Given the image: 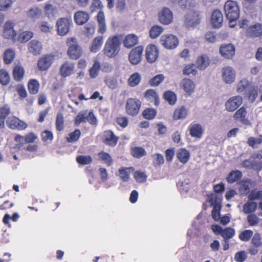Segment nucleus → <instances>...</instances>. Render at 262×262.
I'll return each mask as SVG.
<instances>
[{"instance_id":"f257e3e1","label":"nucleus","mask_w":262,"mask_h":262,"mask_svg":"<svg viewBox=\"0 0 262 262\" xmlns=\"http://www.w3.org/2000/svg\"><path fill=\"white\" fill-rule=\"evenodd\" d=\"M120 45L121 41L119 36L115 35L108 37L104 47V54L108 58L116 57L120 51Z\"/></svg>"},{"instance_id":"f03ea898","label":"nucleus","mask_w":262,"mask_h":262,"mask_svg":"<svg viewBox=\"0 0 262 262\" xmlns=\"http://www.w3.org/2000/svg\"><path fill=\"white\" fill-rule=\"evenodd\" d=\"M224 10L227 18L230 21V27H234L231 23L236 20L239 16V9L235 1H227L224 5Z\"/></svg>"},{"instance_id":"7ed1b4c3","label":"nucleus","mask_w":262,"mask_h":262,"mask_svg":"<svg viewBox=\"0 0 262 262\" xmlns=\"http://www.w3.org/2000/svg\"><path fill=\"white\" fill-rule=\"evenodd\" d=\"M69 46L68 54L73 59H77L82 54V50L80 47L77 44L76 40L74 38H69L67 40Z\"/></svg>"},{"instance_id":"20e7f679","label":"nucleus","mask_w":262,"mask_h":262,"mask_svg":"<svg viewBox=\"0 0 262 262\" xmlns=\"http://www.w3.org/2000/svg\"><path fill=\"white\" fill-rule=\"evenodd\" d=\"M141 103L139 99L129 98L127 100L126 111L127 114L134 116L138 114Z\"/></svg>"},{"instance_id":"39448f33","label":"nucleus","mask_w":262,"mask_h":262,"mask_svg":"<svg viewBox=\"0 0 262 262\" xmlns=\"http://www.w3.org/2000/svg\"><path fill=\"white\" fill-rule=\"evenodd\" d=\"M160 42L165 48L168 49L176 48L179 43L177 37L172 34L162 35L160 39Z\"/></svg>"},{"instance_id":"423d86ee","label":"nucleus","mask_w":262,"mask_h":262,"mask_svg":"<svg viewBox=\"0 0 262 262\" xmlns=\"http://www.w3.org/2000/svg\"><path fill=\"white\" fill-rule=\"evenodd\" d=\"M72 20L69 18H61L56 23L58 34L60 36L66 35L69 31Z\"/></svg>"},{"instance_id":"0eeeda50","label":"nucleus","mask_w":262,"mask_h":262,"mask_svg":"<svg viewBox=\"0 0 262 262\" xmlns=\"http://www.w3.org/2000/svg\"><path fill=\"white\" fill-rule=\"evenodd\" d=\"M143 50V47L140 46L131 50L128 58L132 64H137L141 61Z\"/></svg>"},{"instance_id":"6e6552de","label":"nucleus","mask_w":262,"mask_h":262,"mask_svg":"<svg viewBox=\"0 0 262 262\" xmlns=\"http://www.w3.org/2000/svg\"><path fill=\"white\" fill-rule=\"evenodd\" d=\"M243 103V98L240 96L230 97L225 103L226 110L228 112L235 111Z\"/></svg>"},{"instance_id":"1a4fd4ad","label":"nucleus","mask_w":262,"mask_h":262,"mask_svg":"<svg viewBox=\"0 0 262 262\" xmlns=\"http://www.w3.org/2000/svg\"><path fill=\"white\" fill-rule=\"evenodd\" d=\"M236 73L234 69L230 66H227L222 69V78L227 84H231L235 80Z\"/></svg>"},{"instance_id":"9d476101","label":"nucleus","mask_w":262,"mask_h":262,"mask_svg":"<svg viewBox=\"0 0 262 262\" xmlns=\"http://www.w3.org/2000/svg\"><path fill=\"white\" fill-rule=\"evenodd\" d=\"M221 55L226 59H232L235 55V49L231 43L223 44L219 50Z\"/></svg>"},{"instance_id":"9b49d317","label":"nucleus","mask_w":262,"mask_h":262,"mask_svg":"<svg viewBox=\"0 0 262 262\" xmlns=\"http://www.w3.org/2000/svg\"><path fill=\"white\" fill-rule=\"evenodd\" d=\"M6 123L11 129L23 130L27 127V124L25 122L16 117H9L6 121Z\"/></svg>"},{"instance_id":"f8f14e48","label":"nucleus","mask_w":262,"mask_h":262,"mask_svg":"<svg viewBox=\"0 0 262 262\" xmlns=\"http://www.w3.org/2000/svg\"><path fill=\"white\" fill-rule=\"evenodd\" d=\"M54 60V56L47 54L41 57L38 61V67L40 71H45L50 68Z\"/></svg>"},{"instance_id":"ddd939ff","label":"nucleus","mask_w":262,"mask_h":262,"mask_svg":"<svg viewBox=\"0 0 262 262\" xmlns=\"http://www.w3.org/2000/svg\"><path fill=\"white\" fill-rule=\"evenodd\" d=\"M14 24L11 21H7L5 23L3 27V36L6 39H12L15 40L16 35V32L14 30Z\"/></svg>"},{"instance_id":"4468645a","label":"nucleus","mask_w":262,"mask_h":262,"mask_svg":"<svg viewBox=\"0 0 262 262\" xmlns=\"http://www.w3.org/2000/svg\"><path fill=\"white\" fill-rule=\"evenodd\" d=\"M102 139L104 144L114 147L116 145L119 138L112 130H107L103 133Z\"/></svg>"},{"instance_id":"2eb2a0df","label":"nucleus","mask_w":262,"mask_h":262,"mask_svg":"<svg viewBox=\"0 0 262 262\" xmlns=\"http://www.w3.org/2000/svg\"><path fill=\"white\" fill-rule=\"evenodd\" d=\"M159 52L157 47L149 45L146 48L145 56L148 62H154L158 57Z\"/></svg>"},{"instance_id":"dca6fc26","label":"nucleus","mask_w":262,"mask_h":262,"mask_svg":"<svg viewBox=\"0 0 262 262\" xmlns=\"http://www.w3.org/2000/svg\"><path fill=\"white\" fill-rule=\"evenodd\" d=\"M199 23V14L197 12L190 11L185 16V24L188 27H194Z\"/></svg>"},{"instance_id":"f3484780","label":"nucleus","mask_w":262,"mask_h":262,"mask_svg":"<svg viewBox=\"0 0 262 262\" xmlns=\"http://www.w3.org/2000/svg\"><path fill=\"white\" fill-rule=\"evenodd\" d=\"M75 65L73 62H64L60 68V74L62 77H67L71 75L74 71Z\"/></svg>"},{"instance_id":"a211bd4d","label":"nucleus","mask_w":262,"mask_h":262,"mask_svg":"<svg viewBox=\"0 0 262 262\" xmlns=\"http://www.w3.org/2000/svg\"><path fill=\"white\" fill-rule=\"evenodd\" d=\"M247 36L257 37L262 35V24L256 23L249 27L246 31Z\"/></svg>"},{"instance_id":"6ab92c4d","label":"nucleus","mask_w":262,"mask_h":262,"mask_svg":"<svg viewBox=\"0 0 262 262\" xmlns=\"http://www.w3.org/2000/svg\"><path fill=\"white\" fill-rule=\"evenodd\" d=\"M223 21V17L221 12L219 10H215L212 13L211 23L214 28L221 27Z\"/></svg>"},{"instance_id":"aec40b11","label":"nucleus","mask_w":262,"mask_h":262,"mask_svg":"<svg viewBox=\"0 0 262 262\" xmlns=\"http://www.w3.org/2000/svg\"><path fill=\"white\" fill-rule=\"evenodd\" d=\"M181 86L189 96H190L193 93L195 87L194 82L188 78L183 79L181 82Z\"/></svg>"},{"instance_id":"412c9836","label":"nucleus","mask_w":262,"mask_h":262,"mask_svg":"<svg viewBox=\"0 0 262 262\" xmlns=\"http://www.w3.org/2000/svg\"><path fill=\"white\" fill-rule=\"evenodd\" d=\"M160 21L165 25L170 24L172 20V14L171 11L167 8H165L160 13L159 15Z\"/></svg>"},{"instance_id":"4be33fe9","label":"nucleus","mask_w":262,"mask_h":262,"mask_svg":"<svg viewBox=\"0 0 262 262\" xmlns=\"http://www.w3.org/2000/svg\"><path fill=\"white\" fill-rule=\"evenodd\" d=\"M97 20L98 24V32L101 34H104L107 29L106 24L104 13L100 11L97 15Z\"/></svg>"},{"instance_id":"5701e85b","label":"nucleus","mask_w":262,"mask_h":262,"mask_svg":"<svg viewBox=\"0 0 262 262\" xmlns=\"http://www.w3.org/2000/svg\"><path fill=\"white\" fill-rule=\"evenodd\" d=\"M41 50V44L38 40H32L28 44V50L34 55L40 54Z\"/></svg>"},{"instance_id":"b1692460","label":"nucleus","mask_w":262,"mask_h":262,"mask_svg":"<svg viewBox=\"0 0 262 262\" xmlns=\"http://www.w3.org/2000/svg\"><path fill=\"white\" fill-rule=\"evenodd\" d=\"M190 135L196 138H200L203 134V129L199 124H191L189 126Z\"/></svg>"},{"instance_id":"393cba45","label":"nucleus","mask_w":262,"mask_h":262,"mask_svg":"<svg viewBox=\"0 0 262 262\" xmlns=\"http://www.w3.org/2000/svg\"><path fill=\"white\" fill-rule=\"evenodd\" d=\"M42 14L41 9L37 6L30 8L26 12V15L29 19L35 20L38 19Z\"/></svg>"},{"instance_id":"a878e982","label":"nucleus","mask_w":262,"mask_h":262,"mask_svg":"<svg viewBox=\"0 0 262 262\" xmlns=\"http://www.w3.org/2000/svg\"><path fill=\"white\" fill-rule=\"evenodd\" d=\"M74 18L76 24L83 25L88 21L89 15L86 12L79 11L75 13Z\"/></svg>"},{"instance_id":"bb28decb","label":"nucleus","mask_w":262,"mask_h":262,"mask_svg":"<svg viewBox=\"0 0 262 262\" xmlns=\"http://www.w3.org/2000/svg\"><path fill=\"white\" fill-rule=\"evenodd\" d=\"M176 156L180 162L185 164L190 158V152L185 148H180L177 150Z\"/></svg>"},{"instance_id":"cd10ccee","label":"nucleus","mask_w":262,"mask_h":262,"mask_svg":"<svg viewBox=\"0 0 262 262\" xmlns=\"http://www.w3.org/2000/svg\"><path fill=\"white\" fill-rule=\"evenodd\" d=\"M103 43V37L102 36H98L94 38L92 42L90 47V51L93 53H96L99 51Z\"/></svg>"},{"instance_id":"c85d7f7f","label":"nucleus","mask_w":262,"mask_h":262,"mask_svg":"<svg viewBox=\"0 0 262 262\" xmlns=\"http://www.w3.org/2000/svg\"><path fill=\"white\" fill-rule=\"evenodd\" d=\"M138 42V38L134 34L127 35L123 41V45L127 48H130Z\"/></svg>"},{"instance_id":"c756f323","label":"nucleus","mask_w":262,"mask_h":262,"mask_svg":"<svg viewBox=\"0 0 262 262\" xmlns=\"http://www.w3.org/2000/svg\"><path fill=\"white\" fill-rule=\"evenodd\" d=\"M188 114V110L184 106H182L177 108L173 115L174 120L183 119L186 118Z\"/></svg>"},{"instance_id":"7c9ffc66","label":"nucleus","mask_w":262,"mask_h":262,"mask_svg":"<svg viewBox=\"0 0 262 262\" xmlns=\"http://www.w3.org/2000/svg\"><path fill=\"white\" fill-rule=\"evenodd\" d=\"M246 115L247 111L246 108L244 107H242L235 113L233 115V118L235 120L246 124L248 121L247 119L246 118Z\"/></svg>"},{"instance_id":"2f4dec72","label":"nucleus","mask_w":262,"mask_h":262,"mask_svg":"<svg viewBox=\"0 0 262 262\" xmlns=\"http://www.w3.org/2000/svg\"><path fill=\"white\" fill-rule=\"evenodd\" d=\"M145 97L148 100L151 102H154L155 105H158L159 104V96L153 90H148L146 91L145 93Z\"/></svg>"},{"instance_id":"473e14b6","label":"nucleus","mask_w":262,"mask_h":262,"mask_svg":"<svg viewBox=\"0 0 262 262\" xmlns=\"http://www.w3.org/2000/svg\"><path fill=\"white\" fill-rule=\"evenodd\" d=\"M196 66L200 70L205 69L209 64V59L206 55L199 56L196 61Z\"/></svg>"},{"instance_id":"72a5a7b5","label":"nucleus","mask_w":262,"mask_h":262,"mask_svg":"<svg viewBox=\"0 0 262 262\" xmlns=\"http://www.w3.org/2000/svg\"><path fill=\"white\" fill-rule=\"evenodd\" d=\"M57 9L51 4H47L45 7V13L49 19H54L57 13Z\"/></svg>"},{"instance_id":"f704fd0d","label":"nucleus","mask_w":262,"mask_h":262,"mask_svg":"<svg viewBox=\"0 0 262 262\" xmlns=\"http://www.w3.org/2000/svg\"><path fill=\"white\" fill-rule=\"evenodd\" d=\"M242 176L243 174L241 171L238 170H232L229 173L226 180L229 183H233L239 180L242 177Z\"/></svg>"},{"instance_id":"c9c22d12","label":"nucleus","mask_w":262,"mask_h":262,"mask_svg":"<svg viewBox=\"0 0 262 262\" xmlns=\"http://www.w3.org/2000/svg\"><path fill=\"white\" fill-rule=\"evenodd\" d=\"M133 169L132 167H122L118 170L119 176L123 182L129 181L130 171Z\"/></svg>"},{"instance_id":"e433bc0d","label":"nucleus","mask_w":262,"mask_h":262,"mask_svg":"<svg viewBox=\"0 0 262 262\" xmlns=\"http://www.w3.org/2000/svg\"><path fill=\"white\" fill-rule=\"evenodd\" d=\"M141 80V76L138 73L132 74L128 79V83L130 86L135 87L138 85Z\"/></svg>"},{"instance_id":"4c0bfd02","label":"nucleus","mask_w":262,"mask_h":262,"mask_svg":"<svg viewBox=\"0 0 262 262\" xmlns=\"http://www.w3.org/2000/svg\"><path fill=\"white\" fill-rule=\"evenodd\" d=\"M100 70V63L98 60H95L92 67L89 70L90 76L91 78L96 77L99 74Z\"/></svg>"},{"instance_id":"58836bf2","label":"nucleus","mask_w":262,"mask_h":262,"mask_svg":"<svg viewBox=\"0 0 262 262\" xmlns=\"http://www.w3.org/2000/svg\"><path fill=\"white\" fill-rule=\"evenodd\" d=\"M251 82L246 78L242 79L238 83L236 91L238 93H242L250 87Z\"/></svg>"},{"instance_id":"ea45409f","label":"nucleus","mask_w":262,"mask_h":262,"mask_svg":"<svg viewBox=\"0 0 262 262\" xmlns=\"http://www.w3.org/2000/svg\"><path fill=\"white\" fill-rule=\"evenodd\" d=\"M13 74L14 78L16 81H20L24 75V69L20 66H16L13 69Z\"/></svg>"},{"instance_id":"a19ab883","label":"nucleus","mask_w":262,"mask_h":262,"mask_svg":"<svg viewBox=\"0 0 262 262\" xmlns=\"http://www.w3.org/2000/svg\"><path fill=\"white\" fill-rule=\"evenodd\" d=\"M257 207V205L256 203L248 202L244 204L243 211L245 214L251 213L254 212Z\"/></svg>"},{"instance_id":"79ce46f5","label":"nucleus","mask_w":262,"mask_h":262,"mask_svg":"<svg viewBox=\"0 0 262 262\" xmlns=\"http://www.w3.org/2000/svg\"><path fill=\"white\" fill-rule=\"evenodd\" d=\"M39 84L36 80L31 79L28 83V90L30 94H36L38 93Z\"/></svg>"},{"instance_id":"37998d69","label":"nucleus","mask_w":262,"mask_h":262,"mask_svg":"<svg viewBox=\"0 0 262 262\" xmlns=\"http://www.w3.org/2000/svg\"><path fill=\"white\" fill-rule=\"evenodd\" d=\"M10 81V77L8 72L4 69L0 70V83L3 85H8Z\"/></svg>"},{"instance_id":"c03bdc74","label":"nucleus","mask_w":262,"mask_h":262,"mask_svg":"<svg viewBox=\"0 0 262 262\" xmlns=\"http://www.w3.org/2000/svg\"><path fill=\"white\" fill-rule=\"evenodd\" d=\"M165 100L170 105H173L177 101L176 95L171 91H167L164 94Z\"/></svg>"},{"instance_id":"a18cd8bd","label":"nucleus","mask_w":262,"mask_h":262,"mask_svg":"<svg viewBox=\"0 0 262 262\" xmlns=\"http://www.w3.org/2000/svg\"><path fill=\"white\" fill-rule=\"evenodd\" d=\"M81 132L79 129H76L73 132L68 134L67 140L68 142L72 143L77 141L80 138Z\"/></svg>"},{"instance_id":"49530a36","label":"nucleus","mask_w":262,"mask_h":262,"mask_svg":"<svg viewBox=\"0 0 262 262\" xmlns=\"http://www.w3.org/2000/svg\"><path fill=\"white\" fill-rule=\"evenodd\" d=\"M15 57V52L12 49H8L4 54V60L6 64L10 63Z\"/></svg>"},{"instance_id":"de8ad7c7","label":"nucleus","mask_w":262,"mask_h":262,"mask_svg":"<svg viewBox=\"0 0 262 262\" xmlns=\"http://www.w3.org/2000/svg\"><path fill=\"white\" fill-rule=\"evenodd\" d=\"M234 235L235 230L233 228L231 227H227L223 229L221 234L224 240H229V239L232 238Z\"/></svg>"},{"instance_id":"09e8293b","label":"nucleus","mask_w":262,"mask_h":262,"mask_svg":"<svg viewBox=\"0 0 262 262\" xmlns=\"http://www.w3.org/2000/svg\"><path fill=\"white\" fill-rule=\"evenodd\" d=\"M100 159L103 161L107 166H111L113 164V161L111 156L107 152L101 151L98 155Z\"/></svg>"},{"instance_id":"8fccbe9b","label":"nucleus","mask_w":262,"mask_h":262,"mask_svg":"<svg viewBox=\"0 0 262 262\" xmlns=\"http://www.w3.org/2000/svg\"><path fill=\"white\" fill-rule=\"evenodd\" d=\"M56 128L58 131H61L64 128V118L61 113H58L56 119Z\"/></svg>"},{"instance_id":"3c124183","label":"nucleus","mask_w":262,"mask_h":262,"mask_svg":"<svg viewBox=\"0 0 262 262\" xmlns=\"http://www.w3.org/2000/svg\"><path fill=\"white\" fill-rule=\"evenodd\" d=\"M86 114L87 111L80 112L75 117L74 124L78 126L82 122H85Z\"/></svg>"},{"instance_id":"603ef678","label":"nucleus","mask_w":262,"mask_h":262,"mask_svg":"<svg viewBox=\"0 0 262 262\" xmlns=\"http://www.w3.org/2000/svg\"><path fill=\"white\" fill-rule=\"evenodd\" d=\"M253 236V231L251 230H245L238 235L239 238L243 242L249 241Z\"/></svg>"},{"instance_id":"864d4df0","label":"nucleus","mask_w":262,"mask_h":262,"mask_svg":"<svg viewBox=\"0 0 262 262\" xmlns=\"http://www.w3.org/2000/svg\"><path fill=\"white\" fill-rule=\"evenodd\" d=\"M157 114V111L154 108H147L145 110L142 115L144 118L148 120H151L154 119Z\"/></svg>"},{"instance_id":"5fc2aeb1","label":"nucleus","mask_w":262,"mask_h":262,"mask_svg":"<svg viewBox=\"0 0 262 262\" xmlns=\"http://www.w3.org/2000/svg\"><path fill=\"white\" fill-rule=\"evenodd\" d=\"M197 71L195 68L194 64H189L186 65L183 70V74L184 75H189L192 74L193 75H195Z\"/></svg>"},{"instance_id":"6e6d98bb","label":"nucleus","mask_w":262,"mask_h":262,"mask_svg":"<svg viewBox=\"0 0 262 262\" xmlns=\"http://www.w3.org/2000/svg\"><path fill=\"white\" fill-rule=\"evenodd\" d=\"M163 28L159 26H153L150 31H149V35L152 38H157L159 35L162 32Z\"/></svg>"},{"instance_id":"4d7b16f0","label":"nucleus","mask_w":262,"mask_h":262,"mask_svg":"<svg viewBox=\"0 0 262 262\" xmlns=\"http://www.w3.org/2000/svg\"><path fill=\"white\" fill-rule=\"evenodd\" d=\"M248 199L250 201L258 200L262 199V190H251L248 195Z\"/></svg>"},{"instance_id":"13d9d810","label":"nucleus","mask_w":262,"mask_h":262,"mask_svg":"<svg viewBox=\"0 0 262 262\" xmlns=\"http://www.w3.org/2000/svg\"><path fill=\"white\" fill-rule=\"evenodd\" d=\"M33 35L31 31H24L19 35L18 40L21 42H27L33 37Z\"/></svg>"},{"instance_id":"bf43d9fd","label":"nucleus","mask_w":262,"mask_h":262,"mask_svg":"<svg viewBox=\"0 0 262 262\" xmlns=\"http://www.w3.org/2000/svg\"><path fill=\"white\" fill-rule=\"evenodd\" d=\"M133 156L137 158H140L146 155L145 149L141 147H135L132 149Z\"/></svg>"},{"instance_id":"052dcab7","label":"nucleus","mask_w":262,"mask_h":262,"mask_svg":"<svg viewBox=\"0 0 262 262\" xmlns=\"http://www.w3.org/2000/svg\"><path fill=\"white\" fill-rule=\"evenodd\" d=\"M76 161L80 164H89L92 161V159L90 156L80 155L76 158Z\"/></svg>"},{"instance_id":"680f3d73","label":"nucleus","mask_w":262,"mask_h":262,"mask_svg":"<svg viewBox=\"0 0 262 262\" xmlns=\"http://www.w3.org/2000/svg\"><path fill=\"white\" fill-rule=\"evenodd\" d=\"M208 201L211 206L214 207L216 205H221V200L215 194H211L208 196Z\"/></svg>"},{"instance_id":"e2e57ef3","label":"nucleus","mask_w":262,"mask_h":262,"mask_svg":"<svg viewBox=\"0 0 262 262\" xmlns=\"http://www.w3.org/2000/svg\"><path fill=\"white\" fill-rule=\"evenodd\" d=\"M222 205H216L214 207H213V209L211 212V215L212 219L215 221H219L220 219V211Z\"/></svg>"},{"instance_id":"0e129e2a","label":"nucleus","mask_w":262,"mask_h":262,"mask_svg":"<svg viewBox=\"0 0 262 262\" xmlns=\"http://www.w3.org/2000/svg\"><path fill=\"white\" fill-rule=\"evenodd\" d=\"M154 159L153 163L156 166H161L164 163V158L162 155L160 154H156L152 155Z\"/></svg>"},{"instance_id":"69168bd1","label":"nucleus","mask_w":262,"mask_h":262,"mask_svg":"<svg viewBox=\"0 0 262 262\" xmlns=\"http://www.w3.org/2000/svg\"><path fill=\"white\" fill-rule=\"evenodd\" d=\"M189 180H185L184 181L178 182L177 185L181 193L187 192L188 191L189 189Z\"/></svg>"},{"instance_id":"338daca9","label":"nucleus","mask_w":262,"mask_h":262,"mask_svg":"<svg viewBox=\"0 0 262 262\" xmlns=\"http://www.w3.org/2000/svg\"><path fill=\"white\" fill-rule=\"evenodd\" d=\"M164 79L163 74H159L155 76L149 81L150 84L152 86H158Z\"/></svg>"},{"instance_id":"774afa93","label":"nucleus","mask_w":262,"mask_h":262,"mask_svg":"<svg viewBox=\"0 0 262 262\" xmlns=\"http://www.w3.org/2000/svg\"><path fill=\"white\" fill-rule=\"evenodd\" d=\"M134 178L137 182L143 183L146 181V176L143 172L136 171L134 173Z\"/></svg>"}]
</instances>
